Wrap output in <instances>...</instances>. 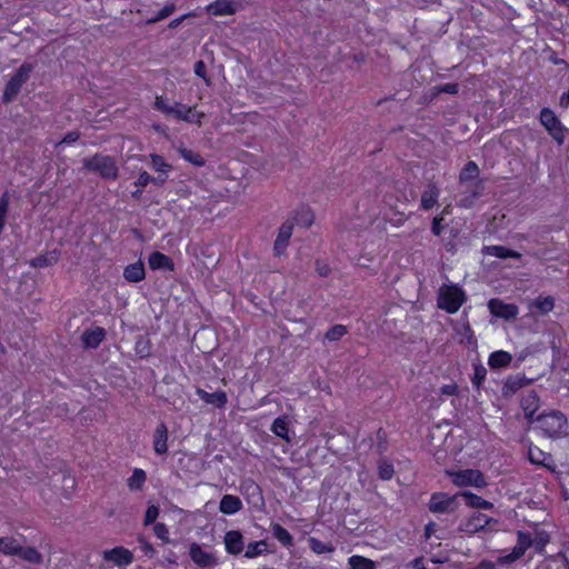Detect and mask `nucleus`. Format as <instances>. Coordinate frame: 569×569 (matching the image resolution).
Here are the masks:
<instances>
[{"label": "nucleus", "instance_id": "69168bd1", "mask_svg": "<svg viewBox=\"0 0 569 569\" xmlns=\"http://www.w3.org/2000/svg\"><path fill=\"white\" fill-rule=\"evenodd\" d=\"M167 180V174H162L160 173V176H158L157 178H153V181L154 183L157 184H163Z\"/></svg>", "mask_w": 569, "mask_h": 569}, {"label": "nucleus", "instance_id": "ea45409f", "mask_svg": "<svg viewBox=\"0 0 569 569\" xmlns=\"http://www.w3.org/2000/svg\"><path fill=\"white\" fill-rule=\"evenodd\" d=\"M479 176V168L475 161H469L460 172V182L476 179Z\"/></svg>", "mask_w": 569, "mask_h": 569}, {"label": "nucleus", "instance_id": "774afa93", "mask_svg": "<svg viewBox=\"0 0 569 569\" xmlns=\"http://www.w3.org/2000/svg\"><path fill=\"white\" fill-rule=\"evenodd\" d=\"M432 526H433V525H431V523H430V525H428V526L426 527V536H427V537H430L431 531H432Z\"/></svg>", "mask_w": 569, "mask_h": 569}, {"label": "nucleus", "instance_id": "a211bd4d", "mask_svg": "<svg viewBox=\"0 0 569 569\" xmlns=\"http://www.w3.org/2000/svg\"><path fill=\"white\" fill-rule=\"evenodd\" d=\"M149 267L153 270H173L171 258L160 251H153L148 259Z\"/></svg>", "mask_w": 569, "mask_h": 569}, {"label": "nucleus", "instance_id": "ddd939ff", "mask_svg": "<svg viewBox=\"0 0 569 569\" xmlns=\"http://www.w3.org/2000/svg\"><path fill=\"white\" fill-rule=\"evenodd\" d=\"M106 338V331L101 327L87 329L81 335V341L84 348L96 349Z\"/></svg>", "mask_w": 569, "mask_h": 569}, {"label": "nucleus", "instance_id": "72a5a7b5", "mask_svg": "<svg viewBox=\"0 0 569 569\" xmlns=\"http://www.w3.org/2000/svg\"><path fill=\"white\" fill-rule=\"evenodd\" d=\"M136 355L140 358H147L151 355V342L147 336H139L134 343Z\"/></svg>", "mask_w": 569, "mask_h": 569}, {"label": "nucleus", "instance_id": "6ab92c4d", "mask_svg": "<svg viewBox=\"0 0 569 569\" xmlns=\"http://www.w3.org/2000/svg\"><path fill=\"white\" fill-rule=\"evenodd\" d=\"M539 406V398L536 392L531 391L526 395L521 400V407L525 412V417L530 422H533V415Z\"/></svg>", "mask_w": 569, "mask_h": 569}, {"label": "nucleus", "instance_id": "603ef678", "mask_svg": "<svg viewBox=\"0 0 569 569\" xmlns=\"http://www.w3.org/2000/svg\"><path fill=\"white\" fill-rule=\"evenodd\" d=\"M443 218L442 217H435L433 220H432V226H431V231L435 236H440L441 232H442V226H441V222H442Z\"/></svg>", "mask_w": 569, "mask_h": 569}, {"label": "nucleus", "instance_id": "bb28decb", "mask_svg": "<svg viewBox=\"0 0 569 569\" xmlns=\"http://www.w3.org/2000/svg\"><path fill=\"white\" fill-rule=\"evenodd\" d=\"M483 253L501 259L506 258H520V253L517 251H513L511 249H508L503 246H488L483 248Z\"/></svg>", "mask_w": 569, "mask_h": 569}, {"label": "nucleus", "instance_id": "bf43d9fd", "mask_svg": "<svg viewBox=\"0 0 569 569\" xmlns=\"http://www.w3.org/2000/svg\"><path fill=\"white\" fill-rule=\"evenodd\" d=\"M475 569H496V563L489 560H482Z\"/></svg>", "mask_w": 569, "mask_h": 569}, {"label": "nucleus", "instance_id": "680f3d73", "mask_svg": "<svg viewBox=\"0 0 569 569\" xmlns=\"http://www.w3.org/2000/svg\"><path fill=\"white\" fill-rule=\"evenodd\" d=\"M189 16H191V13L184 14V16H182L180 18L171 20L170 23H169V28L176 29Z\"/></svg>", "mask_w": 569, "mask_h": 569}, {"label": "nucleus", "instance_id": "e433bc0d", "mask_svg": "<svg viewBox=\"0 0 569 569\" xmlns=\"http://www.w3.org/2000/svg\"><path fill=\"white\" fill-rule=\"evenodd\" d=\"M59 259V253L58 251H51L47 254H42V256H39V257H36L32 261H31V266L34 267V268H44V267H48L50 264H53L54 262H57Z\"/></svg>", "mask_w": 569, "mask_h": 569}, {"label": "nucleus", "instance_id": "aec40b11", "mask_svg": "<svg viewBox=\"0 0 569 569\" xmlns=\"http://www.w3.org/2000/svg\"><path fill=\"white\" fill-rule=\"evenodd\" d=\"M197 395L204 402L213 405L218 408L224 407L228 400L224 391L207 392L203 389H198Z\"/></svg>", "mask_w": 569, "mask_h": 569}, {"label": "nucleus", "instance_id": "f03ea898", "mask_svg": "<svg viewBox=\"0 0 569 569\" xmlns=\"http://www.w3.org/2000/svg\"><path fill=\"white\" fill-rule=\"evenodd\" d=\"M82 163L86 170L98 173L103 179L116 180L118 178L117 162L110 156L96 153L90 158H84Z\"/></svg>", "mask_w": 569, "mask_h": 569}, {"label": "nucleus", "instance_id": "5fc2aeb1", "mask_svg": "<svg viewBox=\"0 0 569 569\" xmlns=\"http://www.w3.org/2000/svg\"><path fill=\"white\" fill-rule=\"evenodd\" d=\"M79 138H80V133L78 131H70L63 137V139L60 141V143L71 144V143L76 142Z\"/></svg>", "mask_w": 569, "mask_h": 569}, {"label": "nucleus", "instance_id": "f8f14e48", "mask_svg": "<svg viewBox=\"0 0 569 569\" xmlns=\"http://www.w3.org/2000/svg\"><path fill=\"white\" fill-rule=\"evenodd\" d=\"M226 550L230 555H240L244 549V539L239 530H230L224 536Z\"/></svg>", "mask_w": 569, "mask_h": 569}, {"label": "nucleus", "instance_id": "4468645a", "mask_svg": "<svg viewBox=\"0 0 569 569\" xmlns=\"http://www.w3.org/2000/svg\"><path fill=\"white\" fill-rule=\"evenodd\" d=\"M292 230H293V223L290 221H286L279 228V232H278L277 239L273 244V250L277 256H280L284 252V250L289 243V240L292 236Z\"/></svg>", "mask_w": 569, "mask_h": 569}, {"label": "nucleus", "instance_id": "58836bf2", "mask_svg": "<svg viewBox=\"0 0 569 569\" xmlns=\"http://www.w3.org/2000/svg\"><path fill=\"white\" fill-rule=\"evenodd\" d=\"M147 479V475L142 469H134L131 477L128 479V487L131 490H140Z\"/></svg>", "mask_w": 569, "mask_h": 569}, {"label": "nucleus", "instance_id": "9b49d317", "mask_svg": "<svg viewBox=\"0 0 569 569\" xmlns=\"http://www.w3.org/2000/svg\"><path fill=\"white\" fill-rule=\"evenodd\" d=\"M458 496H448L447 493H435L430 499L429 509L436 513L451 512L457 507Z\"/></svg>", "mask_w": 569, "mask_h": 569}, {"label": "nucleus", "instance_id": "de8ad7c7", "mask_svg": "<svg viewBox=\"0 0 569 569\" xmlns=\"http://www.w3.org/2000/svg\"><path fill=\"white\" fill-rule=\"evenodd\" d=\"M154 108L166 114H169L171 111H173V106L168 104L162 97L156 98Z\"/></svg>", "mask_w": 569, "mask_h": 569}, {"label": "nucleus", "instance_id": "c03bdc74", "mask_svg": "<svg viewBox=\"0 0 569 569\" xmlns=\"http://www.w3.org/2000/svg\"><path fill=\"white\" fill-rule=\"evenodd\" d=\"M347 333V328L342 325H336L331 327L327 332L325 338L328 341H338Z\"/></svg>", "mask_w": 569, "mask_h": 569}, {"label": "nucleus", "instance_id": "a878e982", "mask_svg": "<svg viewBox=\"0 0 569 569\" xmlns=\"http://www.w3.org/2000/svg\"><path fill=\"white\" fill-rule=\"evenodd\" d=\"M512 356L503 350L495 351L489 357V366L492 369L506 368L510 365Z\"/></svg>", "mask_w": 569, "mask_h": 569}, {"label": "nucleus", "instance_id": "20e7f679", "mask_svg": "<svg viewBox=\"0 0 569 569\" xmlns=\"http://www.w3.org/2000/svg\"><path fill=\"white\" fill-rule=\"evenodd\" d=\"M465 302V292L457 286H445L440 289L438 306L449 313L457 312Z\"/></svg>", "mask_w": 569, "mask_h": 569}, {"label": "nucleus", "instance_id": "79ce46f5", "mask_svg": "<svg viewBox=\"0 0 569 569\" xmlns=\"http://www.w3.org/2000/svg\"><path fill=\"white\" fill-rule=\"evenodd\" d=\"M309 547L310 549L318 555L332 552L335 550L333 546L331 543H326L315 537H310L309 540Z\"/></svg>", "mask_w": 569, "mask_h": 569}, {"label": "nucleus", "instance_id": "412c9836", "mask_svg": "<svg viewBox=\"0 0 569 569\" xmlns=\"http://www.w3.org/2000/svg\"><path fill=\"white\" fill-rule=\"evenodd\" d=\"M207 11L212 16H229L234 13V6L230 0H217L207 6Z\"/></svg>", "mask_w": 569, "mask_h": 569}, {"label": "nucleus", "instance_id": "cd10ccee", "mask_svg": "<svg viewBox=\"0 0 569 569\" xmlns=\"http://www.w3.org/2000/svg\"><path fill=\"white\" fill-rule=\"evenodd\" d=\"M528 383V380L525 377L516 376L510 377L506 380L502 388L503 396H511L517 392L519 389L525 387Z\"/></svg>", "mask_w": 569, "mask_h": 569}, {"label": "nucleus", "instance_id": "9d476101", "mask_svg": "<svg viewBox=\"0 0 569 569\" xmlns=\"http://www.w3.org/2000/svg\"><path fill=\"white\" fill-rule=\"evenodd\" d=\"M498 520L490 518L480 512H473L466 521L461 523L462 531L467 533H476L483 530L490 523H497Z\"/></svg>", "mask_w": 569, "mask_h": 569}, {"label": "nucleus", "instance_id": "b1692460", "mask_svg": "<svg viewBox=\"0 0 569 569\" xmlns=\"http://www.w3.org/2000/svg\"><path fill=\"white\" fill-rule=\"evenodd\" d=\"M439 193L438 187L435 183H429L421 196V207L425 210H430L437 203Z\"/></svg>", "mask_w": 569, "mask_h": 569}, {"label": "nucleus", "instance_id": "4c0bfd02", "mask_svg": "<svg viewBox=\"0 0 569 569\" xmlns=\"http://www.w3.org/2000/svg\"><path fill=\"white\" fill-rule=\"evenodd\" d=\"M267 550V542L264 540L253 541L248 543L244 550L246 558H256Z\"/></svg>", "mask_w": 569, "mask_h": 569}, {"label": "nucleus", "instance_id": "4d7b16f0", "mask_svg": "<svg viewBox=\"0 0 569 569\" xmlns=\"http://www.w3.org/2000/svg\"><path fill=\"white\" fill-rule=\"evenodd\" d=\"M457 386L455 383L445 385L440 388L441 395L453 396L457 392Z\"/></svg>", "mask_w": 569, "mask_h": 569}, {"label": "nucleus", "instance_id": "e2e57ef3", "mask_svg": "<svg viewBox=\"0 0 569 569\" xmlns=\"http://www.w3.org/2000/svg\"><path fill=\"white\" fill-rule=\"evenodd\" d=\"M409 566H411L413 569H426L423 567V559L422 558H416L413 559Z\"/></svg>", "mask_w": 569, "mask_h": 569}, {"label": "nucleus", "instance_id": "3c124183", "mask_svg": "<svg viewBox=\"0 0 569 569\" xmlns=\"http://www.w3.org/2000/svg\"><path fill=\"white\" fill-rule=\"evenodd\" d=\"M440 92L449 93V94H456L459 91V84L458 83H445L438 88Z\"/></svg>", "mask_w": 569, "mask_h": 569}, {"label": "nucleus", "instance_id": "5701e85b", "mask_svg": "<svg viewBox=\"0 0 569 569\" xmlns=\"http://www.w3.org/2000/svg\"><path fill=\"white\" fill-rule=\"evenodd\" d=\"M459 496H461L465 499L466 503L471 508L483 510H489L493 508L492 502L481 498L480 496L472 493L471 491H463Z\"/></svg>", "mask_w": 569, "mask_h": 569}, {"label": "nucleus", "instance_id": "a18cd8bd", "mask_svg": "<svg viewBox=\"0 0 569 569\" xmlns=\"http://www.w3.org/2000/svg\"><path fill=\"white\" fill-rule=\"evenodd\" d=\"M159 516V508L154 505H150L147 508L146 516H144V525H151L156 521V519Z\"/></svg>", "mask_w": 569, "mask_h": 569}, {"label": "nucleus", "instance_id": "09e8293b", "mask_svg": "<svg viewBox=\"0 0 569 569\" xmlns=\"http://www.w3.org/2000/svg\"><path fill=\"white\" fill-rule=\"evenodd\" d=\"M153 531H154V535L163 540V541H167L168 540V536H169V530L167 528V526L164 523H156V526L153 527Z\"/></svg>", "mask_w": 569, "mask_h": 569}, {"label": "nucleus", "instance_id": "49530a36", "mask_svg": "<svg viewBox=\"0 0 569 569\" xmlns=\"http://www.w3.org/2000/svg\"><path fill=\"white\" fill-rule=\"evenodd\" d=\"M379 476L383 480H389L393 476V467L388 462H381L379 465Z\"/></svg>", "mask_w": 569, "mask_h": 569}, {"label": "nucleus", "instance_id": "6e6552de", "mask_svg": "<svg viewBox=\"0 0 569 569\" xmlns=\"http://www.w3.org/2000/svg\"><path fill=\"white\" fill-rule=\"evenodd\" d=\"M488 309L492 316L505 320L516 319L519 308L513 303H506L503 300L493 298L488 301Z\"/></svg>", "mask_w": 569, "mask_h": 569}, {"label": "nucleus", "instance_id": "052dcab7", "mask_svg": "<svg viewBox=\"0 0 569 569\" xmlns=\"http://www.w3.org/2000/svg\"><path fill=\"white\" fill-rule=\"evenodd\" d=\"M485 376H486L485 370L477 369L475 372L473 383L479 385L485 379Z\"/></svg>", "mask_w": 569, "mask_h": 569}, {"label": "nucleus", "instance_id": "864d4df0", "mask_svg": "<svg viewBox=\"0 0 569 569\" xmlns=\"http://www.w3.org/2000/svg\"><path fill=\"white\" fill-rule=\"evenodd\" d=\"M528 456H529V460L532 463H537V465L543 463V461L540 459V457L543 456L542 451L529 449Z\"/></svg>", "mask_w": 569, "mask_h": 569}, {"label": "nucleus", "instance_id": "dca6fc26", "mask_svg": "<svg viewBox=\"0 0 569 569\" xmlns=\"http://www.w3.org/2000/svg\"><path fill=\"white\" fill-rule=\"evenodd\" d=\"M168 428L161 422L157 426L153 435V449L158 455H164L168 451Z\"/></svg>", "mask_w": 569, "mask_h": 569}, {"label": "nucleus", "instance_id": "2f4dec72", "mask_svg": "<svg viewBox=\"0 0 569 569\" xmlns=\"http://www.w3.org/2000/svg\"><path fill=\"white\" fill-rule=\"evenodd\" d=\"M350 569H376L377 565L369 558L353 555L348 559Z\"/></svg>", "mask_w": 569, "mask_h": 569}, {"label": "nucleus", "instance_id": "f3484780", "mask_svg": "<svg viewBox=\"0 0 569 569\" xmlns=\"http://www.w3.org/2000/svg\"><path fill=\"white\" fill-rule=\"evenodd\" d=\"M242 509V501L233 495H224L219 503V511L223 515H234Z\"/></svg>", "mask_w": 569, "mask_h": 569}, {"label": "nucleus", "instance_id": "13d9d810", "mask_svg": "<svg viewBox=\"0 0 569 569\" xmlns=\"http://www.w3.org/2000/svg\"><path fill=\"white\" fill-rule=\"evenodd\" d=\"M194 73L201 78H206V64L202 60L194 63Z\"/></svg>", "mask_w": 569, "mask_h": 569}, {"label": "nucleus", "instance_id": "f704fd0d", "mask_svg": "<svg viewBox=\"0 0 569 569\" xmlns=\"http://www.w3.org/2000/svg\"><path fill=\"white\" fill-rule=\"evenodd\" d=\"M271 532L283 546H291L293 542L290 532L279 523L271 525Z\"/></svg>", "mask_w": 569, "mask_h": 569}, {"label": "nucleus", "instance_id": "4be33fe9", "mask_svg": "<svg viewBox=\"0 0 569 569\" xmlns=\"http://www.w3.org/2000/svg\"><path fill=\"white\" fill-rule=\"evenodd\" d=\"M146 272L141 261L127 266L123 270V277L129 282H139L144 279Z\"/></svg>", "mask_w": 569, "mask_h": 569}, {"label": "nucleus", "instance_id": "7c9ffc66", "mask_svg": "<svg viewBox=\"0 0 569 569\" xmlns=\"http://www.w3.org/2000/svg\"><path fill=\"white\" fill-rule=\"evenodd\" d=\"M18 557L23 559L24 561L40 565L43 561L42 555L33 547H23L20 546V551L18 552Z\"/></svg>", "mask_w": 569, "mask_h": 569}, {"label": "nucleus", "instance_id": "423d86ee", "mask_svg": "<svg viewBox=\"0 0 569 569\" xmlns=\"http://www.w3.org/2000/svg\"><path fill=\"white\" fill-rule=\"evenodd\" d=\"M540 122L558 144L563 143L566 128L561 124L559 118L552 110L543 108L540 111Z\"/></svg>", "mask_w": 569, "mask_h": 569}, {"label": "nucleus", "instance_id": "0eeeda50", "mask_svg": "<svg viewBox=\"0 0 569 569\" xmlns=\"http://www.w3.org/2000/svg\"><path fill=\"white\" fill-rule=\"evenodd\" d=\"M450 476L452 478V482L458 487L472 486L476 488H483L487 486L483 473L476 469H465L450 472Z\"/></svg>", "mask_w": 569, "mask_h": 569}, {"label": "nucleus", "instance_id": "f257e3e1", "mask_svg": "<svg viewBox=\"0 0 569 569\" xmlns=\"http://www.w3.org/2000/svg\"><path fill=\"white\" fill-rule=\"evenodd\" d=\"M536 427L548 438L558 439L567 435L568 419L559 410H549L540 413L536 419Z\"/></svg>", "mask_w": 569, "mask_h": 569}, {"label": "nucleus", "instance_id": "473e14b6", "mask_svg": "<svg viewBox=\"0 0 569 569\" xmlns=\"http://www.w3.org/2000/svg\"><path fill=\"white\" fill-rule=\"evenodd\" d=\"M271 431L276 436L284 439L286 441H290L288 422L286 417H278L277 419H274L271 426Z\"/></svg>", "mask_w": 569, "mask_h": 569}, {"label": "nucleus", "instance_id": "39448f33", "mask_svg": "<svg viewBox=\"0 0 569 569\" xmlns=\"http://www.w3.org/2000/svg\"><path fill=\"white\" fill-rule=\"evenodd\" d=\"M533 543L535 541L529 532L518 531L516 546L510 553L500 556L497 559V563L505 566L519 560Z\"/></svg>", "mask_w": 569, "mask_h": 569}, {"label": "nucleus", "instance_id": "7ed1b4c3", "mask_svg": "<svg viewBox=\"0 0 569 569\" xmlns=\"http://www.w3.org/2000/svg\"><path fill=\"white\" fill-rule=\"evenodd\" d=\"M32 71L33 66L29 62H24L19 67L16 73L11 76L4 87L2 94V100L4 103H10L17 98L22 86L29 80Z\"/></svg>", "mask_w": 569, "mask_h": 569}, {"label": "nucleus", "instance_id": "c85d7f7f", "mask_svg": "<svg viewBox=\"0 0 569 569\" xmlns=\"http://www.w3.org/2000/svg\"><path fill=\"white\" fill-rule=\"evenodd\" d=\"M21 543L13 537L0 538V552L7 556H18Z\"/></svg>", "mask_w": 569, "mask_h": 569}, {"label": "nucleus", "instance_id": "338daca9", "mask_svg": "<svg viewBox=\"0 0 569 569\" xmlns=\"http://www.w3.org/2000/svg\"><path fill=\"white\" fill-rule=\"evenodd\" d=\"M563 559V562H565V568L563 569H569V559L567 558L566 555H560Z\"/></svg>", "mask_w": 569, "mask_h": 569}, {"label": "nucleus", "instance_id": "1a4fd4ad", "mask_svg": "<svg viewBox=\"0 0 569 569\" xmlns=\"http://www.w3.org/2000/svg\"><path fill=\"white\" fill-rule=\"evenodd\" d=\"M189 556L196 565L202 568L213 567L218 563L217 557L212 552L196 542L191 543Z\"/></svg>", "mask_w": 569, "mask_h": 569}, {"label": "nucleus", "instance_id": "0e129e2a", "mask_svg": "<svg viewBox=\"0 0 569 569\" xmlns=\"http://www.w3.org/2000/svg\"><path fill=\"white\" fill-rule=\"evenodd\" d=\"M536 546L538 547H543L547 542H548V539L546 537H543V535L539 533L537 536V539L533 540Z\"/></svg>", "mask_w": 569, "mask_h": 569}, {"label": "nucleus", "instance_id": "c9c22d12", "mask_svg": "<svg viewBox=\"0 0 569 569\" xmlns=\"http://www.w3.org/2000/svg\"><path fill=\"white\" fill-rule=\"evenodd\" d=\"M178 152L186 161L198 167L204 166V159L200 153L184 147H179Z\"/></svg>", "mask_w": 569, "mask_h": 569}, {"label": "nucleus", "instance_id": "6e6d98bb", "mask_svg": "<svg viewBox=\"0 0 569 569\" xmlns=\"http://www.w3.org/2000/svg\"><path fill=\"white\" fill-rule=\"evenodd\" d=\"M316 270L321 277H327L330 273V267L321 261L316 262Z\"/></svg>", "mask_w": 569, "mask_h": 569}, {"label": "nucleus", "instance_id": "2eb2a0df", "mask_svg": "<svg viewBox=\"0 0 569 569\" xmlns=\"http://www.w3.org/2000/svg\"><path fill=\"white\" fill-rule=\"evenodd\" d=\"M103 559L118 566H127L132 562L133 557L128 549L116 547L111 550H106L103 552Z\"/></svg>", "mask_w": 569, "mask_h": 569}, {"label": "nucleus", "instance_id": "c756f323", "mask_svg": "<svg viewBox=\"0 0 569 569\" xmlns=\"http://www.w3.org/2000/svg\"><path fill=\"white\" fill-rule=\"evenodd\" d=\"M531 309L537 310L540 315H547L555 308V299L551 296L538 297L531 303Z\"/></svg>", "mask_w": 569, "mask_h": 569}, {"label": "nucleus", "instance_id": "8fccbe9b", "mask_svg": "<svg viewBox=\"0 0 569 569\" xmlns=\"http://www.w3.org/2000/svg\"><path fill=\"white\" fill-rule=\"evenodd\" d=\"M153 181V177L150 176L147 171H142L137 181L134 182V184L138 187V188H144L146 186H148L150 182Z\"/></svg>", "mask_w": 569, "mask_h": 569}, {"label": "nucleus", "instance_id": "37998d69", "mask_svg": "<svg viewBox=\"0 0 569 569\" xmlns=\"http://www.w3.org/2000/svg\"><path fill=\"white\" fill-rule=\"evenodd\" d=\"M176 10V4L173 2H168L154 17H151L147 20L148 24L157 23L169 16H171Z\"/></svg>", "mask_w": 569, "mask_h": 569}, {"label": "nucleus", "instance_id": "393cba45", "mask_svg": "<svg viewBox=\"0 0 569 569\" xmlns=\"http://www.w3.org/2000/svg\"><path fill=\"white\" fill-rule=\"evenodd\" d=\"M180 107H181V104L177 102L173 106V111H171L170 114H173L179 120H183L187 122L196 121V122L200 123V119L203 116L202 113H193L192 108H190V107L189 108L183 107V109H181Z\"/></svg>", "mask_w": 569, "mask_h": 569}, {"label": "nucleus", "instance_id": "a19ab883", "mask_svg": "<svg viewBox=\"0 0 569 569\" xmlns=\"http://www.w3.org/2000/svg\"><path fill=\"white\" fill-rule=\"evenodd\" d=\"M150 160L152 168L159 173L167 174L172 169V166L162 156L152 153L150 154Z\"/></svg>", "mask_w": 569, "mask_h": 569}]
</instances>
